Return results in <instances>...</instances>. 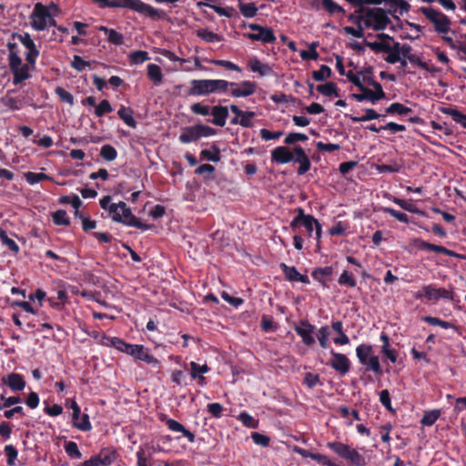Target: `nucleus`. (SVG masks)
Listing matches in <instances>:
<instances>
[{"label": "nucleus", "instance_id": "obj_60", "mask_svg": "<svg viewBox=\"0 0 466 466\" xmlns=\"http://www.w3.org/2000/svg\"><path fill=\"white\" fill-rule=\"evenodd\" d=\"M0 400H2V403H0V410L10 408L11 406L22 401L19 396L5 397L4 394H1Z\"/></svg>", "mask_w": 466, "mask_h": 466}, {"label": "nucleus", "instance_id": "obj_14", "mask_svg": "<svg viewBox=\"0 0 466 466\" xmlns=\"http://www.w3.org/2000/svg\"><path fill=\"white\" fill-rule=\"evenodd\" d=\"M293 160L296 163L299 164V167L297 170L299 175H304L306 174L311 167L310 160L307 154L305 153L304 149L300 146H295L293 147Z\"/></svg>", "mask_w": 466, "mask_h": 466}, {"label": "nucleus", "instance_id": "obj_12", "mask_svg": "<svg viewBox=\"0 0 466 466\" xmlns=\"http://www.w3.org/2000/svg\"><path fill=\"white\" fill-rule=\"evenodd\" d=\"M130 356L133 357L136 360L144 361L147 364L152 365L154 367H158L160 365V361L150 354L149 349L141 344H135Z\"/></svg>", "mask_w": 466, "mask_h": 466}, {"label": "nucleus", "instance_id": "obj_49", "mask_svg": "<svg viewBox=\"0 0 466 466\" xmlns=\"http://www.w3.org/2000/svg\"><path fill=\"white\" fill-rule=\"evenodd\" d=\"M4 452L6 456V463L8 466L15 465V461L17 460L18 451L16 448L13 444H8L5 446Z\"/></svg>", "mask_w": 466, "mask_h": 466}, {"label": "nucleus", "instance_id": "obj_48", "mask_svg": "<svg viewBox=\"0 0 466 466\" xmlns=\"http://www.w3.org/2000/svg\"><path fill=\"white\" fill-rule=\"evenodd\" d=\"M213 93L226 92L229 86H237V83L223 79H212Z\"/></svg>", "mask_w": 466, "mask_h": 466}, {"label": "nucleus", "instance_id": "obj_16", "mask_svg": "<svg viewBox=\"0 0 466 466\" xmlns=\"http://www.w3.org/2000/svg\"><path fill=\"white\" fill-rule=\"evenodd\" d=\"M314 329L315 327L308 320H302L300 326L295 327L294 329L305 345L311 346L315 343V339L312 337Z\"/></svg>", "mask_w": 466, "mask_h": 466}, {"label": "nucleus", "instance_id": "obj_15", "mask_svg": "<svg viewBox=\"0 0 466 466\" xmlns=\"http://www.w3.org/2000/svg\"><path fill=\"white\" fill-rule=\"evenodd\" d=\"M189 367L190 377L196 380L200 387H205L208 384V380L203 374L208 373L210 368L207 364L199 365L195 361H191Z\"/></svg>", "mask_w": 466, "mask_h": 466}, {"label": "nucleus", "instance_id": "obj_54", "mask_svg": "<svg viewBox=\"0 0 466 466\" xmlns=\"http://www.w3.org/2000/svg\"><path fill=\"white\" fill-rule=\"evenodd\" d=\"M134 347H135V344L127 343L118 337H117L116 340H114V342H113V348H115L116 350H117L121 352H124L129 356H130L131 351L133 350Z\"/></svg>", "mask_w": 466, "mask_h": 466}, {"label": "nucleus", "instance_id": "obj_42", "mask_svg": "<svg viewBox=\"0 0 466 466\" xmlns=\"http://www.w3.org/2000/svg\"><path fill=\"white\" fill-rule=\"evenodd\" d=\"M25 178L26 182L30 185H35L44 180H53V177H51L46 173H35L30 171L25 173Z\"/></svg>", "mask_w": 466, "mask_h": 466}, {"label": "nucleus", "instance_id": "obj_11", "mask_svg": "<svg viewBox=\"0 0 466 466\" xmlns=\"http://www.w3.org/2000/svg\"><path fill=\"white\" fill-rule=\"evenodd\" d=\"M413 245L419 250L433 251V252L444 254L446 256L452 257V258H461V255H459L458 253H456L453 250L448 249L443 246L431 244V243L427 242L420 238H415L413 240Z\"/></svg>", "mask_w": 466, "mask_h": 466}, {"label": "nucleus", "instance_id": "obj_29", "mask_svg": "<svg viewBox=\"0 0 466 466\" xmlns=\"http://www.w3.org/2000/svg\"><path fill=\"white\" fill-rule=\"evenodd\" d=\"M359 90L361 92L360 94H352L351 97L354 98L358 102H363L365 100L371 102L373 105L378 102V99L373 94V91L367 86H365L363 84L360 87H359Z\"/></svg>", "mask_w": 466, "mask_h": 466}, {"label": "nucleus", "instance_id": "obj_45", "mask_svg": "<svg viewBox=\"0 0 466 466\" xmlns=\"http://www.w3.org/2000/svg\"><path fill=\"white\" fill-rule=\"evenodd\" d=\"M238 7L241 15L247 18H252L256 16L258 10L254 3L244 4L239 2Z\"/></svg>", "mask_w": 466, "mask_h": 466}, {"label": "nucleus", "instance_id": "obj_17", "mask_svg": "<svg viewBox=\"0 0 466 466\" xmlns=\"http://www.w3.org/2000/svg\"><path fill=\"white\" fill-rule=\"evenodd\" d=\"M2 381L12 391H22L25 388V380L19 373H10L6 377H3Z\"/></svg>", "mask_w": 466, "mask_h": 466}, {"label": "nucleus", "instance_id": "obj_22", "mask_svg": "<svg viewBox=\"0 0 466 466\" xmlns=\"http://www.w3.org/2000/svg\"><path fill=\"white\" fill-rule=\"evenodd\" d=\"M229 109L232 113L240 116V126L243 127L250 128L253 127L252 119L256 116V113L253 111H243L238 106L231 105Z\"/></svg>", "mask_w": 466, "mask_h": 466}, {"label": "nucleus", "instance_id": "obj_53", "mask_svg": "<svg viewBox=\"0 0 466 466\" xmlns=\"http://www.w3.org/2000/svg\"><path fill=\"white\" fill-rule=\"evenodd\" d=\"M439 288L434 284L424 285V296L428 301L437 302L439 300Z\"/></svg>", "mask_w": 466, "mask_h": 466}, {"label": "nucleus", "instance_id": "obj_61", "mask_svg": "<svg viewBox=\"0 0 466 466\" xmlns=\"http://www.w3.org/2000/svg\"><path fill=\"white\" fill-rule=\"evenodd\" d=\"M382 211L386 214L390 215L392 218H396L397 220L403 222V223H409V217L407 214L402 213L400 211H398L392 208H382Z\"/></svg>", "mask_w": 466, "mask_h": 466}, {"label": "nucleus", "instance_id": "obj_37", "mask_svg": "<svg viewBox=\"0 0 466 466\" xmlns=\"http://www.w3.org/2000/svg\"><path fill=\"white\" fill-rule=\"evenodd\" d=\"M327 447L329 448L332 451H334L342 459H346L349 450L350 448V446L339 441H329L327 443Z\"/></svg>", "mask_w": 466, "mask_h": 466}, {"label": "nucleus", "instance_id": "obj_50", "mask_svg": "<svg viewBox=\"0 0 466 466\" xmlns=\"http://www.w3.org/2000/svg\"><path fill=\"white\" fill-rule=\"evenodd\" d=\"M65 451L66 453L72 459H80L82 458V453L78 449L76 442L73 441H66L65 443Z\"/></svg>", "mask_w": 466, "mask_h": 466}, {"label": "nucleus", "instance_id": "obj_25", "mask_svg": "<svg viewBox=\"0 0 466 466\" xmlns=\"http://www.w3.org/2000/svg\"><path fill=\"white\" fill-rule=\"evenodd\" d=\"M248 66L252 72L258 73L260 76L273 75L272 68L268 64L261 63L257 57L250 59Z\"/></svg>", "mask_w": 466, "mask_h": 466}, {"label": "nucleus", "instance_id": "obj_13", "mask_svg": "<svg viewBox=\"0 0 466 466\" xmlns=\"http://www.w3.org/2000/svg\"><path fill=\"white\" fill-rule=\"evenodd\" d=\"M189 96H207L213 93L212 79L191 80Z\"/></svg>", "mask_w": 466, "mask_h": 466}, {"label": "nucleus", "instance_id": "obj_62", "mask_svg": "<svg viewBox=\"0 0 466 466\" xmlns=\"http://www.w3.org/2000/svg\"><path fill=\"white\" fill-rule=\"evenodd\" d=\"M260 327L263 331L270 332L276 330L277 324L273 321L272 317L263 315L261 318Z\"/></svg>", "mask_w": 466, "mask_h": 466}, {"label": "nucleus", "instance_id": "obj_3", "mask_svg": "<svg viewBox=\"0 0 466 466\" xmlns=\"http://www.w3.org/2000/svg\"><path fill=\"white\" fill-rule=\"evenodd\" d=\"M97 4L100 8H127L138 14L145 15L153 19L162 17L163 12L156 9L152 5L142 2L141 0H92Z\"/></svg>", "mask_w": 466, "mask_h": 466}, {"label": "nucleus", "instance_id": "obj_43", "mask_svg": "<svg viewBox=\"0 0 466 466\" xmlns=\"http://www.w3.org/2000/svg\"><path fill=\"white\" fill-rule=\"evenodd\" d=\"M345 460L350 461V463L355 466H364L366 463L364 456L351 447L350 448Z\"/></svg>", "mask_w": 466, "mask_h": 466}, {"label": "nucleus", "instance_id": "obj_47", "mask_svg": "<svg viewBox=\"0 0 466 466\" xmlns=\"http://www.w3.org/2000/svg\"><path fill=\"white\" fill-rule=\"evenodd\" d=\"M332 71L329 66L321 65L319 70L312 72V77L315 81L320 82L331 76Z\"/></svg>", "mask_w": 466, "mask_h": 466}, {"label": "nucleus", "instance_id": "obj_63", "mask_svg": "<svg viewBox=\"0 0 466 466\" xmlns=\"http://www.w3.org/2000/svg\"><path fill=\"white\" fill-rule=\"evenodd\" d=\"M214 172H215V167L210 164L200 165L195 170V174H197V175H205L206 179H211L213 177Z\"/></svg>", "mask_w": 466, "mask_h": 466}, {"label": "nucleus", "instance_id": "obj_19", "mask_svg": "<svg viewBox=\"0 0 466 466\" xmlns=\"http://www.w3.org/2000/svg\"><path fill=\"white\" fill-rule=\"evenodd\" d=\"M293 154L288 147L279 146L271 151V160L278 164H288L293 160Z\"/></svg>", "mask_w": 466, "mask_h": 466}, {"label": "nucleus", "instance_id": "obj_39", "mask_svg": "<svg viewBox=\"0 0 466 466\" xmlns=\"http://www.w3.org/2000/svg\"><path fill=\"white\" fill-rule=\"evenodd\" d=\"M321 6L329 15H334L337 13L345 15L346 13L345 9L333 0H321Z\"/></svg>", "mask_w": 466, "mask_h": 466}, {"label": "nucleus", "instance_id": "obj_28", "mask_svg": "<svg viewBox=\"0 0 466 466\" xmlns=\"http://www.w3.org/2000/svg\"><path fill=\"white\" fill-rule=\"evenodd\" d=\"M134 110L131 107L121 106L117 111L118 117L124 121V123L132 127H137V121L133 117Z\"/></svg>", "mask_w": 466, "mask_h": 466}, {"label": "nucleus", "instance_id": "obj_23", "mask_svg": "<svg viewBox=\"0 0 466 466\" xmlns=\"http://www.w3.org/2000/svg\"><path fill=\"white\" fill-rule=\"evenodd\" d=\"M333 274V268L327 266L323 268H315L311 272V277L314 280L319 282L324 287H327V281Z\"/></svg>", "mask_w": 466, "mask_h": 466}, {"label": "nucleus", "instance_id": "obj_10", "mask_svg": "<svg viewBox=\"0 0 466 466\" xmlns=\"http://www.w3.org/2000/svg\"><path fill=\"white\" fill-rule=\"evenodd\" d=\"M330 354L331 359L328 365L340 375L347 374L350 369V361L349 358L345 354L335 352L333 350L330 351Z\"/></svg>", "mask_w": 466, "mask_h": 466}, {"label": "nucleus", "instance_id": "obj_35", "mask_svg": "<svg viewBox=\"0 0 466 466\" xmlns=\"http://www.w3.org/2000/svg\"><path fill=\"white\" fill-rule=\"evenodd\" d=\"M197 5H198V6H202V5L208 6L209 8L213 9L218 15L225 16L228 18L233 17L236 13V11L233 7H221V6H218V5H215L212 4H208V3H198Z\"/></svg>", "mask_w": 466, "mask_h": 466}, {"label": "nucleus", "instance_id": "obj_26", "mask_svg": "<svg viewBox=\"0 0 466 466\" xmlns=\"http://www.w3.org/2000/svg\"><path fill=\"white\" fill-rule=\"evenodd\" d=\"M440 111L442 114L450 116L454 122L460 124L461 127L466 128V115L460 112L457 108L451 106L441 107Z\"/></svg>", "mask_w": 466, "mask_h": 466}, {"label": "nucleus", "instance_id": "obj_44", "mask_svg": "<svg viewBox=\"0 0 466 466\" xmlns=\"http://www.w3.org/2000/svg\"><path fill=\"white\" fill-rule=\"evenodd\" d=\"M53 223L56 226H69L70 219L67 217L66 210L58 209L52 214Z\"/></svg>", "mask_w": 466, "mask_h": 466}, {"label": "nucleus", "instance_id": "obj_34", "mask_svg": "<svg viewBox=\"0 0 466 466\" xmlns=\"http://www.w3.org/2000/svg\"><path fill=\"white\" fill-rule=\"evenodd\" d=\"M421 320L425 323H428L430 325H433V326H440L441 327L442 329H453L455 330L458 329V327L455 326L454 324L451 323V322H448V321H445V320H442L437 317H431V316H424L421 318Z\"/></svg>", "mask_w": 466, "mask_h": 466}, {"label": "nucleus", "instance_id": "obj_55", "mask_svg": "<svg viewBox=\"0 0 466 466\" xmlns=\"http://www.w3.org/2000/svg\"><path fill=\"white\" fill-rule=\"evenodd\" d=\"M113 107L108 100L103 99L95 108V115L97 117H101L106 114L111 113Z\"/></svg>", "mask_w": 466, "mask_h": 466}, {"label": "nucleus", "instance_id": "obj_51", "mask_svg": "<svg viewBox=\"0 0 466 466\" xmlns=\"http://www.w3.org/2000/svg\"><path fill=\"white\" fill-rule=\"evenodd\" d=\"M280 269L285 275V278L289 281H297L299 272L297 270L295 267H290L286 265L285 263H280Z\"/></svg>", "mask_w": 466, "mask_h": 466}, {"label": "nucleus", "instance_id": "obj_24", "mask_svg": "<svg viewBox=\"0 0 466 466\" xmlns=\"http://www.w3.org/2000/svg\"><path fill=\"white\" fill-rule=\"evenodd\" d=\"M166 424L170 431H175V432H181L183 434V436L186 437L189 442L192 443L195 441V434L193 432H191L190 431H188L187 429H186L184 427V425H182L180 422L177 421L176 420L167 419L166 421Z\"/></svg>", "mask_w": 466, "mask_h": 466}, {"label": "nucleus", "instance_id": "obj_41", "mask_svg": "<svg viewBox=\"0 0 466 466\" xmlns=\"http://www.w3.org/2000/svg\"><path fill=\"white\" fill-rule=\"evenodd\" d=\"M197 35L207 43H216L222 40V36L208 29H199Z\"/></svg>", "mask_w": 466, "mask_h": 466}, {"label": "nucleus", "instance_id": "obj_5", "mask_svg": "<svg viewBox=\"0 0 466 466\" xmlns=\"http://www.w3.org/2000/svg\"><path fill=\"white\" fill-rule=\"evenodd\" d=\"M356 355L360 363L365 366L366 371L382 374L379 357L373 355V347L370 344H360L356 349Z\"/></svg>", "mask_w": 466, "mask_h": 466}, {"label": "nucleus", "instance_id": "obj_40", "mask_svg": "<svg viewBox=\"0 0 466 466\" xmlns=\"http://www.w3.org/2000/svg\"><path fill=\"white\" fill-rule=\"evenodd\" d=\"M237 419L247 428L257 429L258 427V420L255 419L247 411H241Z\"/></svg>", "mask_w": 466, "mask_h": 466}, {"label": "nucleus", "instance_id": "obj_58", "mask_svg": "<svg viewBox=\"0 0 466 466\" xmlns=\"http://www.w3.org/2000/svg\"><path fill=\"white\" fill-rule=\"evenodd\" d=\"M365 46L370 47L375 53H384L391 50V46L383 42H368L365 41Z\"/></svg>", "mask_w": 466, "mask_h": 466}, {"label": "nucleus", "instance_id": "obj_38", "mask_svg": "<svg viewBox=\"0 0 466 466\" xmlns=\"http://www.w3.org/2000/svg\"><path fill=\"white\" fill-rule=\"evenodd\" d=\"M317 90L326 96H334L338 97L339 96L337 85L334 82H328L323 85H319Z\"/></svg>", "mask_w": 466, "mask_h": 466}, {"label": "nucleus", "instance_id": "obj_27", "mask_svg": "<svg viewBox=\"0 0 466 466\" xmlns=\"http://www.w3.org/2000/svg\"><path fill=\"white\" fill-rule=\"evenodd\" d=\"M99 31L103 32L107 36V41L109 43L116 46H121L124 44V35L115 29L101 25L99 27Z\"/></svg>", "mask_w": 466, "mask_h": 466}, {"label": "nucleus", "instance_id": "obj_56", "mask_svg": "<svg viewBox=\"0 0 466 466\" xmlns=\"http://www.w3.org/2000/svg\"><path fill=\"white\" fill-rule=\"evenodd\" d=\"M338 282L341 286H347L350 288H355L357 286V282L353 278L352 274L344 270L339 276Z\"/></svg>", "mask_w": 466, "mask_h": 466}, {"label": "nucleus", "instance_id": "obj_6", "mask_svg": "<svg viewBox=\"0 0 466 466\" xmlns=\"http://www.w3.org/2000/svg\"><path fill=\"white\" fill-rule=\"evenodd\" d=\"M217 134V130L209 126L198 124L186 127L179 136V141L183 144L196 142L201 137H208Z\"/></svg>", "mask_w": 466, "mask_h": 466}, {"label": "nucleus", "instance_id": "obj_57", "mask_svg": "<svg viewBox=\"0 0 466 466\" xmlns=\"http://www.w3.org/2000/svg\"><path fill=\"white\" fill-rule=\"evenodd\" d=\"M440 415H441L440 410H436L425 412L420 422L424 426H431L436 422V420L439 419Z\"/></svg>", "mask_w": 466, "mask_h": 466}, {"label": "nucleus", "instance_id": "obj_31", "mask_svg": "<svg viewBox=\"0 0 466 466\" xmlns=\"http://www.w3.org/2000/svg\"><path fill=\"white\" fill-rule=\"evenodd\" d=\"M385 116H386L385 115L377 113L376 110L373 108H366L364 116H350V118L353 122H365V121H370V120H373V119L384 118Z\"/></svg>", "mask_w": 466, "mask_h": 466}, {"label": "nucleus", "instance_id": "obj_32", "mask_svg": "<svg viewBox=\"0 0 466 466\" xmlns=\"http://www.w3.org/2000/svg\"><path fill=\"white\" fill-rule=\"evenodd\" d=\"M386 114L388 115H400V116H406L412 112V109L410 107H408L404 106L401 103L395 102L390 105L386 110Z\"/></svg>", "mask_w": 466, "mask_h": 466}, {"label": "nucleus", "instance_id": "obj_7", "mask_svg": "<svg viewBox=\"0 0 466 466\" xmlns=\"http://www.w3.org/2000/svg\"><path fill=\"white\" fill-rule=\"evenodd\" d=\"M420 11L434 25V29L437 33L446 34L450 31L451 21L446 15L437 9L426 6H421Z\"/></svg>", "mask_w": 466, "mask_h": 466}, {"label": "nucleus", "instance_id": "obj_1", "mask_svg": "<svg viewBox=\"0 0 466 466\" xmlns=\"http://www.w3.org/2000/svg\"><path fill=\"white\" fill-rule=\"evenodd\" d=\"M6 44L8 66L13 75V84L17 86L31 77L35 70L40 51L28 33H12Z\"/></svg>", "mask_w": 466, "mask_h": 466}, {"label": "nucleus", "instance_id": "obj_36", "mask_svg": "<svg viewBox=\"0 0 466 466\" xmlns=\"http://www.w3.org/2000/svg\"><path fill=\"white\" fill-rule=\"evenodd\" d=\"M200 158L207 159L212 162H218L220 160V149L217 145H212L211 150L203 149L200 152Z\"/></svg>", "mask_w": 466, "mask_h": 466}, {"label": "nucleus", "instance_id": "obj_59", "mask_svg": "<svg viewBox=\"0 0 466 466\" xmlns=\"http://www.w3.org/2000/svg\"><path fill=\"white\" fill-rule=\"evenodd\" d=\"M55 93L62 102L67 103L70 106H72L74 104L73 95L70 92L66 91L65 88H63L61 86H57L55 89Z\"/></svg>", "mask_w": 466, "mask_h": 466}, {"label": "nucleus", "instance_id": "obj_8", "mask_svg": "<svg viewBox=\"0 0 466 466\" xmlns=\"http://www.w3.org/2000/svg\"><path fill=\"white\" fill-rule=\"evenodd\" d=\"M50 17L51 14L47 7L41 3H37L35 5L32 14V26L37 31H42L46 29L47 25V19Z\"/></svg>", "mask_w": 466, "mask_h": 466}, {"label": "nucleus", "instance_id": "obj_4", "mask_svg": "<svg viewBox=\"0 0 466 466\" xmlns=\"http://www.w3.org/2000/svg\"><path fill=\"white\" fill-rule=\"evenodd\" d=\"M360 11H365L364 26L367 28H372L375 31H381L384 30L390 23V19L383 8H370L362 5L360 6Z\"/></svg>", "mask_w": 466, "mask_h": 466}, {"label": "nucleus", "instance_id": "obj_21", "mask_svg": "<svg viewBox=\"0 0 466 466\" xmlns=\"http://www.w3.org/2000/svg\"><path fill=\"white\" fill-rule=\"evenodd\" d=\"M210 115H212L213 118L208 121L215 126L222 127L226 125L228 116V108L224 106H214L211 108Z\"/></svg>", "mask_w": 466, "mask_h": 466}, {"label": "nucleus", "instance_id": "obj_20", "mask_svg": "<svg viewBox=\"0 0 466 466\" xmlns=\"http://www.w3.org/2000/svg\"><path fill=\"white\" fill-rule=\"evenodd\" d=\"M245 36L252 41H261L263 43H274L276 36L271 28L263 26L258 33H248Z\"/></svg>", "mask_w": 466, "mask_h": 466}, {"label": "nucleus", "instance_id": "obj_64", "mask_svg": "<svg viewBox=\"0 0 466 466\" xmlns=\"http://www.w3.org/2000/svg\"><path fill=\"white\" fill-rule=\"evenodd\" d=\"M349 226L343 221H338L332 228H329V234L330 236H342L346 233Z\"/></svg>", "mask_w": 466, "mask_h": 466}, {"label": "nucleus", "instance_id": "obj_18", "mask_svg": "<svg viewBox=\"0 0 466 466\" xmlns=\"http://www.w3.org/2000/svg\"><path fill=\"white\" fill-rule=\"evenodd\" d=\"M230 95L234 97H246L253 95L256 90V84L254 82L246 80L242 81L237 86H231Z\"/></svg>", "mask_w": 466, "mask_h": 466}, {"label": "nucleus", "instance_id": "obj_33", "mask_svg": "<svg viewBox=\"0 0 466 466\" xmlns=\"http://www.w3.org/2000/svg\"><path fill=\"white\" fill-rule=\"evenodd\" d=\"M147 76L156 86H158L163 80V74L160 66L156 64H149L147 66Z\"/></svg>", "mask_w": 466, "mask_h": 466}, {"label": "nucleus", "instance_id": "obj_2", "mask_svg": "<svg viewBox=\"0 0 466 466\" xmlns=\"http://www.w3.org/2000/svg\"><path fill=\"white\" fill-rule=\"evenodd\" d=\"M99 205L102 209L108 212V216L115 222L127 227H134L143 231L148 230L152 227L149 224L143 223L137 218L124 201L111 203V197L105 196L99 200Z\"/></svg>", "mask_w": 466, "mask_h": 466}, {"label": "nucleus", "instance_id": "obj_46", "mask_svg": "<svg viewBox=\"0 0 466 466\" xmlns=\"http://www.w3.org/2000/svg\"><path fill=\"white\" fill-rule=\"evenodd\" d=\"M100 157L106 161H113L117 157V151L113 146L106 144L102 146Z\"/></svg>", "mask_w": 466, "mask_h": 466}, {"label": "nucleus", "instance_id": "obj_52", "mask_svg": "<svg viewBox=\"0 0 466 466\" xmlns=\"http://www.w3.org/2000/svg\"><path fill=\"white\" fill-rule=\"evenodd\" d=\"M149 58L148 53L143 50L134 51L129 54L130 63L135 65L142 64L149 60Z\"/></svg>", "mask_w": 466, "mask_h": 466}, {"label": "nucleus", "instance_id": "obj_30", "mask_svg": "<svg viewBox=\"0 0 466 466\" xmlns=\"http://www.w3.org/2000/svg\"><path fill=\"white\" fill-rule=\"evenodd\" d=\"M95 456L104 466H109L116 460V451L110 448H104Z\"/></svg>", "mask_w": 466, "mask_h": 466}, {"label": "nucleus", "instance_id": "obj_9", "mask_svg": "<svg viewBox=\"0 0 466 466\" xmlns=\"http://www.w3.org/2000/svg\"><path fill=\"white\" fill-rule=\"evenodd\" d=\"M69 408L72 410L73 426L82 431H89L92 429V424L89 420L88 414H82L81 420L77 421L81 410L79 405L75 400H71Z\"/></svg>", "mask_w": 466, "mask_h": 466}]
</instances>
